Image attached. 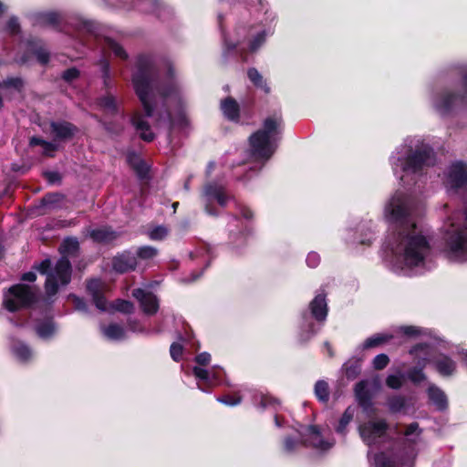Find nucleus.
I'll return each mask as SVG.
<instances>
[{
	"mask_svg": "<svg viewBox=\"0 0 467 467\" xmlns=\"http://www.w3.org/2000/svg\"><path fill=\"white\" fill-rule=\"evenodd\" d=\"M170 352H171V358L177 361L180 359V358L182 357V346L181 344H178V343H173L171 346V349H170Z\"/></svg>",
	"mask_w": 467,
	"mask_h": 467,
	"instance_id": "44",
	"label": "nucleus"
},
{
	"mask_svg": "<svg viewBox=\"0 0 467 467\" xmlns=\"http://www.w3.org/2000/svg\"><path fill=\"white\" fill-rule=\"evenodd\" d=\"M399 161L400 162V166L406 173V176H408L410 173H415L425 166L432 165L433 157L431 150L428 147L422 146L405 161L399 160Z\"/></svg>",
	"mask_w": 467,
	"mask_h": 467,
	"instance_id": "7",
	"label": "nucleus"
},
{
	"mask_svg": "<svg viewBox=\"0 0 467 467\" xmlns=\"http://www.w3.org/2000/svg\"><path fill=\"white\" fill-rule=\"evenodd\" d=\"M460 101H462V99H459L453 94L445 93L439 98L438 101L436 102V107L441 112L445 113L452 109L453 105Z\"/></svg>",
	"mask_w": 467,
	"mask_h": 467,
	"instance_id": "18",
	"label": "nucleus"
},
{
	"mask_svg": "<svg viewBox=\"0 0 467 467\" xmlns=\"http://www.w3.org/2000/svg\"><path fill=\"white\" fill-rule=\"evenodd\" d=\"M387 431V423L382 420H368L358 427L361 439L368 445L374 444L384 436Z\"/></svg>",
	"mask_w": 467,
	"mask_h": 467,
	"instance_id": "8",
	"label": "nucleus"
},
{
	"mask_svg": "<svg viewBox=\"0 0 467 467\" xmlns=\"http://www.w3.org/2000/svg\"><path fill=\"white\" fill-rule=\"evenodd\" d=\"M115 308L118 311H120V312H123V313H130V312L133 311V305L130 302H129V301L118 300L115 303Z\"/></svg>",
	"mask_w": 467,
	"mask_h": 467,
	"instance_id": "39",
	"label": "nucleus"
},
{
	"mask_svg": "<svg viewBox=\"0 0 467 467\" xmlns=\"http://www.w3.org/2000/svg\"><path fill=\"white\" fill-rule=\"evenodd\" d=\"M389 362V358L385 354H379L373 359V365L376 369L384 368Z\"/></svg>",
	"mask_w": 467,
	"mask_h": 467,
	"instance_id": "38",
	"label": "nucleus"
},
{
	"mask_svg": "<svg viewBox=\"0 0 467 467\" xmlns=\"http://www.w3.org/2000/svg\"><path fill=\"white\" fill-rule=\"evenodd\" d=\"M8 6L0 1V18L6 14Z\"/></svg>",
	"mask_w": 467,
	"mask_h": 467,
	"instance_id": "58",
	"label": "nucleus"
},
{
	"mask_svg": "<svg viewBox=\"0 0 467 467\" xmlns=\"http://www.w3.org/2000/svg\"><path fill=\"white\" fill-rule=\"evenodd\" d=\"M36 332L39 337H41L43 338H47L53 334L54 326L50 322L39 325L36 327Z\"/></svg>",
	"mask_w": 467,
	"mask_h": 467,
	"instance_id": "37",
	"label": "nucleus"
},
{
	"mask_svg": "<svg viewBox=\"0 0 467 467\" xmlns=\"http://www.w3.org/2000/svg\"><path fill=\"white\" fill-rule=\"evenodd\" d=\"M400 331L407 336H413L419 333V330L414 327H402Z\"/></svg>",
	"mask_w": 467,
	"mask_h": 467,
	"instance_id": "54",
	"label": "nucleus"
},
{
	"mask_svg": "<svg viewBox=\"0 0 467 467\" xmlns=\"http://www.w3.org/2000/svg\"><path fill=\"white\" fill-rule=\"evenodd\" d=\"M365 389L366 383L361 381L356 385L355 393L360 406H362L364 410H368L369 408V400Z\"/></svg>",
	"mask_w": 467,
	"mask_h": 467,
	"instance_id": "25",
	"label": "nucleus"
},
{
	"mask_svg": "<svg viewBox=\"0 0 467 467\" xmlns=\"http://www.w3.org/2000/svg\"><path fill=\"white\" fill-rule=\"evenodd\" d=\"M51 133L57 139H69L75 135L77 129L66 121L52 122L50 124Z\"/></svg>",
	"mask_w": 467,
	"mask_h": 467,
	"instance_id": "13",
	"label": "nucleus"
},
{
	"mask_svg": "<svg viewBox=\"0 0 467 467\" xmlns=\"http://www.w3.org/2000/svg\"><path fill=\"white\" fill-rule=\"evenodd\" d=\"M78 249V242L74 238H67L60 246L63 256L57 262L54 268L48 272L51 265L50 260H44L36 267L39 273L47 275L45 286L48 296L55 295L58 291L59 286L66 285L70 282L71 265L67 256L74 254Z\"/></svg>",
	"mask_w": 467,
	"mask_h": 467,
	"instance_id": "3",
	"label": "nucleus"
},
{
	"mask_svg": "<svg viewBox=\"0 0 467 467\" xmlns=\"http://www.w3.org/2000/svg\"><path fill=\"white\" fill-rule=\"evenodd\" d=\"M127 158L128 162L136 171L138 175L140 178L146 177L149 169L145 162L140 159V157L132 152L130 153Z\"/></svg>",
	"mask_w": 467,
	"mask_h": 467,
	"instance_id": "20",
	"label": "nucleus"
},
{
	"mask_svg": "<svg viewBox=\"0 0 467 467\" xmlns=\"http://www.w3.org/2000/svg\"><path fill=\"white\" fill-rule=\"evenodd\" d=\"M169 234V230L164 226H157L148 233L150 239L153 241L163 240Z\"/></svg>",
	"mask_w": 467,
	"mask_h": 467,
	"instance_id": "32",
	"label": "nucleus"
},
{
	"mask_svg": "<svg viewBox=\"0 0 467 467\" xmlns=\"http://www.w3.org/2000/svg\"><path fill=\"white\" fill-rule=\"evenodd\" d=\"M312 315L317 320H325L327 314V307L325 296L318 295L310 304Z\"/></svg>",
	"mask_w": 467,
	"mask_h": 467,
	"instance_id": "14",
	"label": "nucleus"
},
{
	"mask_svg": "<svg viewBox=\"0 0 467 467\" xmlns=\"http://www.w3.org/2000/svg\"><path fill=\"white\" fill-rule=\"evenodd\" d=\"M78 76V70L76 68H69L66 70L63 74V78L67 81H71L75 78H77Z\"/></svg>",
	"mask_w": 467,
	"mask_h": 467,
	"instance_id": "47",
	"label": "nucleus"
},
{
	"mask_svg": "<svg viewBox=\"0 0 467 467\" xmlns=\"http://www.w3.org/2000/svg\"><path fill=\"white\" fill-rule=\"evenodd\" d=\"M5 29H21L18 18L16 16L9 17Z\"/></svg>",
	"mask_w": 467,
	"mask_h": 467,
	"instance_id": "46",
	"label": "nucleus"
},
{
	"mask_svg": "<svg viewBox=\"0 0 467 467\" xmlns=\"http://www.w3.org/2000/svg\"><path fill=\"white\" fill-rule=\"evenodd\" d=\"M100 65H101V68L104 71L105 75L108 76V74H109V63L106 60H102L100 62Z\"/></svg>",
	"mask_w": 467,
	"mask_h": 467,
	"instance_id": "59",
	"label": "nucleus"
},
{
	"mask_svg": "<svg viewBox=\"0 0 467 467\" xmlns=\"http://www.w3.org/2000/svg\"><path fill=\"white\" fill-rule=\"evenodd\" d=\"M315 393L317 399L323 402L328 400V386L327 383L320 380L316 383Z\"/></svg>",
	"mask_w": 467,
	"mask_h": 467,
	"instance_id": "29",
	"label": "nucleus"
},
{
	"mask_svg": "<svg viewBox=\"0 0 467 467\" xmlns=\"http://www.w3.org/2000/svg\"><path fill=\"white\" fill-rule=\"evenodd\" d=\"M133 296L140 303L144 313L153 315L157 312L159 308L158 301L151 293L139 288L133 291Z\"/></svg>",
	"mask_w": 467,
	"mask_h": 467,
	"instance_id": "10",
	"label": "nucleus"
},
{
	"mask_svg": "<svg viewBox=\"0 0 467 467\" xmlns=\"http://www.w3.org/2000/svg\"><path fill=\"white\" fill-rule=\"evenodd\" d=\"M319 262V256L316 253H310L307 255L306 263L310 267H315Z\"/></svg>",
	"mask_w": 467,
	"mask_h": 467,
	"instance_id": "49",
	"label": "nucleus"
},
{
	"mask_svg": "<svg viewBox=\"0 0 467 467\" xmlns=\"http://www.w3.org/2000/svg\"><path fill=\"white\" fill-rule=\"evenodd\" d=\"M193 374L199 379L204 380L206 382L210 381V372L204 368L194 367Z\"/></svg>",
	"mask_w": 467,
	"mask_h": 467,
	"instance_id": "42",
	"label": "nucleus"
},
{
	"mask_svg": "<svg viewBox=\"0 0 467 467\" xmlns=\"http://www.w3.org/2000/svg\"><path fill=\"white\" fill-rule=\"evenodd\" d=\"M101 106L108 111H114L116 109V99L112 96H107L101 99Z\"/></svg>",
	"mask_w": 467,
	"mask_h": 467,
	"instance_id": "40",
	"label": "nucleus"
},
{
	"mask_svg": "<svg viewBox=\"0 0 467 467\" xmlns=\"http://www.w3.org/2000/svg\"><path fill=\"white\" fill-rule=\"evenodd\" d=\"M218 400L220 402H223L226 405H236L240 402V398H234V397H231V396H227V397H224V398H220L218 399Z\"/></svg>",
	"mask_w": 467,
	"mask_h": 467,
	"instance_id": "51",
	"label": "nucleus"
},
{
	"mask_svg": "<svg viewBox=\"0 0 467 467\" xmlns=\"http://www.w3.org/2000/svg\"><path fill=\"white\" fill-rule=\"evenodd\" d=\"M465 85L467 86V78H465Z\"/></svg>",
	"mask_w": 467,
	"mask_h": 467,
	"instance_id": "64",
	"label": "nucleus"
},
{
	"mask_svg": "<svg viewBox=\"0 0 467 467\" xmlns=\"http://www.w3.org/2000/svg\"><path fill=\"white\" fill-rule=\"evenodd\" d=\"M15 352L16 356L23 360H26L31 356L30 349L25 345L17 347Z\"/></svg>",
	"mask_w": 467,
	"mask_h": 467,
	"instance_id": "43",
	"label": "nucleus"
},
{
	"mask_svg": "<svg viewBox=\"0 0 467 467\" xmlns=\"http://www.w3.org/2000/svg\"><path fill=\"white\" fill-rule=\"evenodd\" d=\"M223 115L230 120H237L239 118V105L232 98H227L221 103Z\"/></svg>",
	"mask_w": 467,
	"mask_h": 467,
	"instance_id": "17",
	"label": "nucleus"
},
{
	"mask_svg": "<svg viewBox=\"0 0 467 467\" xmlns=\"http://www.w3.org/2000/svg\"><path fill=\"white\" fill-rule=\"evenodd\" d=\"M108 47L118 57L126 59L128 57V54L126 51L114 40L107 39L106 40Z\"/></svg>",
	"mask_w": 467,
	"mask_h": 467,
	"instance_id": "34",
	"label": "nucleus"
},
{
	"mask_svg": "<svg viewBox=\"0 0 467 467\" xmlns=\"http://www.w3.org/2000/svg\"><path fill=\"white\" fill-rule=\"evenodd\" d=\"M45 176L50 183H55L60 180L59 174L56 171L46 172Z\"/></svg>",
	"mask_w": 467,
	"mask_h": 467,
	"instance_id": "53",
	"label": "nucleus"
},
{
	"mask_svg": "<svg viewBox=\"0 0 467 467\" xmlns=\"http://www.w3.org/2000/svg\"><path fill=\"white\" fill-rule=\"evenodd\" d=\"M392 337L388 334H378L364 342V348H370L389 341Z\"/></svg>",
	"mask_w": 467,
	"mask_h": 467,
	"instance_id": "27",
	"label": "nucleus"
},
{
	"mask_svg": "<svg viewBox=\"0 0 467 467\" xmlns=\"http://www.w3.org/2000/svg\"><path fill=\"white\" fill-rule=\"evenodd\" d=\"M308 440L310 445L320 450L326 451L332 447L333 442L325 441L323 438L320 436L317 429L314 426L309 427L308 429Z\"/></svg>",
	"mask_w": 467,
	"mask_h": 467,
	"instance_id": "16",
	"label": "nucleus"
},
{
	"mask_svg": "<svg viewBox=\"0 0 467 467\" xmlns=\"http://www.w3.org/2000/svg\"><path fill=\"white\" fill-rule=\"evenodd\" d=\"M409 377L413 382H417V383L422 381L425 379V376L420 369V370H416V369L412 370L410 373Z\"/></svg>",
	"mask_w": 467,
	"mask_h": 467,
	"instance_id": "48",
	"label": "nucleus"
},
{
	"mask_svg": "<svg viewBox=\"0 0 467 467\" xmlns=\"http://www.w3.org/2000/svg\"><path fill=\"white\" fill-rule=\"evenodd\" d=\"M29 19L33 26H49L58 27L63 25H69L73 29H99L96 21L85 18L83 16H74L69 21L67 16L58 10L36 11L29 15Z\"/></svg>",
	"mask_w": 467,
	"mask_h": 467,
	"instance_id": "5",
	"label": "nucleus"
},
{
	"mask_svg": "<svg viewBox=\"0 0 467 467\" xmlns=\"http://www.w3.org/2000/svg\"><path fill=\"white\" fill-rule=\"evenodd\" d=\"M38 61L41 64H46L49 60V53L43 47H39L34 50Z\"/></svg>",
	"mask_w": 467,
	"mask_h": 467,
	"instance_id": "41",
	"label": "nucleus"
},
{
	"mask_svg": "<svg viewBox=\"0 0 467 467\" xmlns=\"http://www.w3.org/2000/svg\"><path fill=\"white\" fill-rule=\"evenodd\" d=\"M243 215L245 218H251L253 216L252 212L249 209L245 210V212H244Z\"/></svg>",
	"mask_w": 467,
	"mask_h": 467,
	"instance_id": "61",
	"label": "nucleus"
},
{
	"mask_svg": "<svg viewBox=\"0 0 467 467\" xmlns=\"http://www.w3.org/2000/svg\"><path fill=\"white\" fill-rule=\"evenodd\" d=\"M446 185L450 191L467 189V165L462 162L452 164L447 174Z\"/></svg>",
	"mask_w": 467,
	"mask_h": 467,
	"instance_id": "9",
	"label": "nucleus"
},
{
	"mask_svg": "<svg viewBox=\"0 0 467 467\" xmlns=\"http://www.w3.org/2000/svg\"><path fill=\"white\" fill-rule=\"evenodd\" d=\"M63 201V195L59 193L47 194L42 199L43 206L51 209Z\"/></svg>",
	"mask_w": 467,
	"mask_h": 467,
	"instance_id": "30",
	"label": "nucleus"
},
{
	"mask_svg": "<svg viewBox=\"0 0 467 467\" xmlns=\"http://www.w3.org/2000/svg\"><path fill=\"white\" fill-rule=\"evenodd\" d=\"M248 78L255 86L262 88H265L262 75L255 68H250L248 70Z\"/></svg>",
	"mask_w": 467,
	"mask_h": 467,
	"instance_id": "36",
	"label": "nucleus"
},
{
	"mask_svg": "<svg viewBox=\"0 0 467 467\" xmlns=\"http://www.w3.org/2000/svg\"><path fill=\"white\" fill-rule=\"evenodd\" d=\"M113 269L119 273H125L135 269L137 265L136 257L130 253H123L113 259Z\"/></svg>",
	"mask_w": 467,
	"mask_h": 467,
	"instance_id": "12",
	"label": "nucleus"
},
{
	"mask_svg": "<svg viewBox=\"0 0 467 467\" xmlns=\"http://www.w3.org/2000/svg\"><path fill=\"white\" fill-rule=\"evenodd\" d=\"M359 366L357 364L355 367H348L346 366V375L349 379H355L357 374L358 373Z\"/></svg>",
	"mask_w": 467,
	"mask_h": 467,
	"instance_id": "52",
	"label": "nucleus"
},
{
	"mask_svg": "<svg viewBox=\"0 0 467 467\" xmlns=\"http://www.w3.org/2000/svg\"><path fill=\"white\" fill-rule=\"evenodd\" d=\"M91 238L99 243H108L114 240L117 236L116 233L108 227H101L90 232Z\"/></svg>",
	"mask_w": 467,
	"mask_h": 467,
	"instance_id": "19",
	"label": "nucleus"
},
{
	"mask_svg": "<svg viewBox=\"0 0 467 467\" xmlns=\"http://www.w3.org/2000/svg\"><path fill=\"white\" fill-rule=\"evenodd\" d=\"M375 467H398L396 462L384 453L375 457Z\"/></svg>",
	"mask_w": 467,
	"mask_h": 467,
	"instance_id": "33",
	"label": "nucleus"
},
{
	"mask_svg": "<svg viewBox=\"0 0 467 467\" xmlns=\"http://www.w3.org/2000/svg\"><path fill=\"white\" fill-rule=\"evenodd\" d=\"M158 254V250L150 245L139 247L136 253V259L139 258L143 261L151 260Z\"/></svg>",
	"mask_w": 467,
	"mask_h": 467,
	"instance_id": "26",
	"label": "nucleus"
},
{
	"mask_svg": "<svg viewBox=\"0 0 467 467\" xmlns=\"http://www.w3.org/2000/svg\"><path fill=\"white\" fill-rule=\"evenodd\" d=\"M195 360L200 365H208L211 361V355L207 352H202L195 358Z\"/></svg>",
	"mask_w": 467,
	"mask_h": 467,
	"instance_id": "45",
	"label": "nucleus"
},
{
	"mask_svg": "<svg viewBox=\"0 0 467 467\" xmlns=\"http://www.w3.org/2000/svg\"><path fill=\"white\" fill-rule=\"evenodd\" d=\"M285 450L291 451L294 449V443L291 440L287 439L285 443Z\"/></svg>",
	"mask_w": 467,
	"mask_h": 467,
	"instance_id": "60",
	"label": "nucleus"
},
{
	"mask_svg": "<svg viewBox=\"0 0 467 467\" xmlns=\"http://www.w3.org/2000/svg\"><path fill=\"white\" fill-rule=\"evenodd\" d=\"M30 144L32 146H36V145L41 146L43 149V153L46 155L51 154L56 150L55 144H53L51 142L45 141L38 138H32L30 140Z\"/></svg>",
	"mask_w": 467,
	"mask_h": 467,
	"instance_id": "31",
	"label": "nucleus"
},
{
	"mask_svg": "<svg viewBox=\"0 0 467 467\" xmlns=\"http://www.w3.org/2000/svg\"><path fill=\"white\" fill-rule=\"evenodd\" d=\"M104 336L112 340H119L124 337L125 331L122 327L117 324H110L102 327Z\"/></svg>",
	"mask_w": 467,
	"mask_h": 467,
	"instance_id": "22",
	"label": "nucleus"
},
{
	"mask_svg": "<svg viewBox=\"0 0 467 467\" xmlns=\"http://www.w3.org/2000/svg\"><path fill=\"white\" fill-rule=\"evenodd\" d=\"M87 289L92 296L94 303L100 310L106 309V301L103 294L107 291V285L99 279H92L88 282Z\"/></svg>",
	"mask_w": 467,
	"mask_h": 467,
	"instance_id": "11",
	"label": "nucleus"
},
{
	"mask_svg": "<svg viewBox=\"0 0 467 467\" xmlns=\"http://www.w3.org/2000/svg\"><path fill=\"white\" fill-rule=\"evenodd\" d=\"M158 94L161 96L168 103H171L177 98L178 88L174 84H170L166 88H161L157 90Z\"/></svg>",
	"mask_w": 467,
	"mask_h": 467,
	"instance_id": "28",
	"label": "nucleus"
},
{
	"mask_svg": "<svg viewBox=\"0 0 467 467\" xmlns=\"http://www.w3.org/2000/svg\"><path fill=\"white\" fill-rule=\"evenodd\" d=\"M280 124L279 118H267L262 129L250 136V150L254 159L268 160L273 155L276 149L275 136Z\"/></svg>",
	"mask_w": 467,
	"mask_h": 467,
	"instance_id": "4",
	"label": "nucleus"
},
{
	"mask_svg": "<svg viewBox=\"0 0 467 467\" xmlns=\"http://www.w3.org/2000/svg\"><path fill=\"white\" fill-rule=\"evenodd\" d=\"M132 85L144 112L136 111L131 118V123L143 140L151 141L154 139V132L148 122V118L153 113L156 89L151 78L150 60L148 57H138L137 69L132 76Z\"/></svg>",
	"mask_w": 467,
	"mask_h": 467,
	"instance_id": "2",
	"label": "nucleus"
},
{
	"mask_svg": "<svg viewBox=\"0 0 467 467\" xmlns=\"http://www.w3.org/2000/svg\"><path fill=\"white\" fill-rule=\"evenodd\" d=\"M265 40V36L263 33L258 34L255 41L252 44L251 48L255 50Z\"/></svg>",
	"mask_w": 467,
	"mask_h": 467,
	"instance_id": "55",
	"label": "nucleus"
},
{
	"mask_svg": "<svg viewBox=\"0 0 467 467\" xmlns=\"http://www.w3.org/2000/svg\"><path fill=\"white\" fill-rule=\"evenodd\" d=\"M177 205H178V202L173 203L174 209L177 207Z\"/></svg>",
	"mask_w": 467,
	"mask_h": 467,
	"instance_id": "63",
	"label": "nucleus"
},
{
	"mask_svg": "<svg viewBox=\"0 0 467 467\" xmlns=\"http://www.w3.org/2000/svg\"><path fill=\"white\" fill-rule=\"evenodd\" d=\"M35 300V293L30 286L16 285L5 295L4 305L9 311L29 305Z\"/></svg>",
	"mask_w": 467,
	"mask_h": 467,
	"instance_id": "6",
	"label": "nucleus"
},
{
	"mask_svg": "<svg viewBox=\"0 0 467 467\" xmlns=\"http://www.w3.org/2000/svg\"><path fill=\"white\" fill-rule=\"evenodd\" d=\"M72 300L76 306L77 308L81 309L84 307V303L82 300L75 296H72Z\"/></svg>",
	"mask_w": 467,
	"mask_h": 467,
	"instance_id": "57",
	"label": "nucleus"
},
{
	"mask_svg": "<svg viewBox=\"0 0 467 467\" xmlns=\"http://www.w3.org/2000/svg\"><path fill=\"white\" fill-rule=\"evenodd\" d=\"M428 393L430 400L439 410L446 407L447 400L445 394L440 389L430 387Z\"/></svg>",
	"mask_w": 467,
	"mask_h": 467,
	"instance_id": "21",
	"label": "nucleus"
},
{
	"mask_svg": "<svg viewBox=\"0 0 467 467\" xmlns=\"http://www.w3.org/2000/svg\"><path fill=\"white\" fill-rule=\"evenodd\" d=\"M410 206L407 197L397 192L385 207L386 218L400 224L395 254L404 266H419L424 263L430 248L424 236L418 233L416 224L409 217Z\"/></svg>",
	"mask_w": 467,
	"mask_h": 467,
	"instance_id": "1",
	"label": "nucleus"
},
{
	"mask_svg": "<svg viewBox=\"0 0 467 467\" xmlns=\"http://www.w3.org/2000/svg\"><path fill=\"white\" fill-rule=\"evenodd\" d=\"M326 347H327L328 352H329V354L331 355L330 348H329L328 344H326Z\"/></svg>",
	"mask_w": 467,
	"mask_h": 467,
	"instance_id": "62",
	"label": "nucleus"
},
{
	"mask_svg": "<svg viewBox=\"0 0 467 467\" xmlns=\"http://www.w3.org/2000/svg\"><path fill=\"white\" fill-rule=\"evenodd\" d=\"M437 371L442 376H451L456 368L455 362L446 356H439L434 361Z\"/></svg>",
	"mask_w": 467,
	"mask_h": 467,
	"instance_id": "15",
	"label": "nucleus"
},
{
	"mask_svg": "<svg viewBox=\"0 0 467 467\" xmlns=\"http://www.w3.org/2000/svg\"><path fill=\"white\" fill-rule=\"evenodd\" d=\"M413 434H415L417 437L420 434L419 425L417 423H412V424L409 425L405 431V435L407 437H410V435H413Z\"/></svg>",
	"mask_w": 467,
	"mask_h": 467,
	"instance_id": "50",
	"label": "nucleus"
},
{
	"mask_svg": "<svg viewBox=\"0 0 467 467\" xmlns=\"http://www.w3.org/2000/svg\"><path fill=\"white\" fill-rule=\"evenodd\" d=\"M205 193L209 200L215 199L220 205H222V206L225 205L227 197L225 196V194L223 191V188L209 185L206 188Z\"/></svg>",
	"mask_w": 467,
	"mask_h": 467,
	"instance_id": "23",
	"label": "nucleus"
},
{
	"mask_svg": "<svg viewBox=\"0 0 467 467\" xmlns=\"http://www.w3.org/2000/svg\"><path fill=\"white\" fill-rule=\"evenodd\" d=\"M24 281L34 282L36 279V275L33 272H28L23 275Z\"/></svg>",
	"mask_w": 467,
	"mask_h": 467,
	"instance_id": "56",
	"label": "nucleus"
},
{
	"mask_svg": "<svg viewBox=\"0 0 467 467\" xmlns=\"http://www.w3.org/2000/svg\"><path fill=\"white\" fill-rule=\"evenodd\" d=\"M386 383L391 389H400L403 383V375L400 373L389 375L386 379Z\"/></svg>",
	"mask_w": 467,
	"mask_h": 467,
	"instance_id": "35",
	"label": "nucleus"
},
{
	"mask_svg": "<svg viewBox=\"0 0 467 467\" xmlns=\"http://www.w3.org/2000/svg\"><path fill=\"white\" fill-rule=\"evenodd\" d=\"M354 415L355 409L352 407H348L340 418L338 425L336 429L338 433H345L347 426L352 421Z\"/></svg>",
	"mask_w": 467,
	"mask_h": 467,
	"instance_id": "24",
	"label": "nucleus"
}]
</instances>
